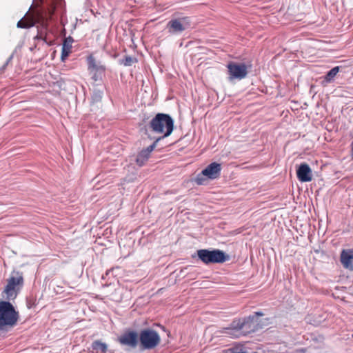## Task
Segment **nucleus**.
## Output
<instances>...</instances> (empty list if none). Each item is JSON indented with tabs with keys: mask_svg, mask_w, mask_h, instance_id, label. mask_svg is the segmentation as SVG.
Instances as JSON below:
<instances>
[{
	"mask_svg": "<svg viewBox=\"0 0 353 353\" xmlns=\"http://www.w3.org/2000/svg\"><path fill=\"white\" fill-rule=\"evenodd\" d=\"M263 315V314L262 312H256L254 315L250 316L247 319H244L242 321L239 320L237 322L233 321L232 327L237 330H243L247 327L251 328V323H254L255 318L257 316H262Z\"/></svg>",
	"mask_w": 353,
	"mask_h": 353,
	"instance_id": "11",
	"label": "nucleus"
},
{
	"mask_svg": "<svg viewBox=\"0 0 353 353\" xmlns=\"http://www.w3.org/2000/svg\"><path fill=\"white\" fill-rule=\"evenodd\" d=\"M96 98L101 99V93L99 92L98 93H95Z\"/></svg>",
	"mask_w": 353,
	"mask_h": 353,
	"instance_id": "25",
	"label": "nucleus"
},
{
	"mask_svg": "<svg viewBox=\"0 0 353 353\" xmlns=\"http://www.w3.org/2000/svg\"><path fill=\"white\" fill-rule=\"evenodd\" d=\"M88 70L90 71V72H100V73H102L105 70L103 65L97 64L95 59L92 56H90L88 58Z\"/></svg>",
	"mask_w": 353,
	"mask_h": 353,
	"instance_id": "15",
	"label": "nucleus"
},
{
	"mask_svg": "<svg viewBox=\"0 0 353 353\" xmlns=\"http://www.w3.org/2000/svg\"><path fill=\"white\" fill-rule=\"evenodd\" d=\"M19 318L13 305L7 301H0V331L14 327Z\"/></svg>",
	"mask_w": 353,
	"mask_h": 353,
	"instance_id": "2",
	"label": "nucleus"
},
{
	"mask_svg": "<svg viewBox=\"0 0 353 353\" xmlns=\"http://www.w3.org/2000/svg\"><path fill=\"white\" fill-rule=\"evenodd\" d=\"M154 144H152L150 146H148L145 150H143L144 151H148V154L150 155V152L154 150Z\"/></svg>",
	"mask_w": 353,
	"mask_h": 353,
	"instance_id": "22",
	"label": "nucleus"
},
{
	"mask_svg": "<svg viewBox=\"0 0 353 353\" xmlns=\"http://www.w3.org/2000/svg\"><path fill=\"white\" fill-rule=\"evenodd\" d=\"M223 353H248L245 347L242 345H236L231 348L227 349Z\"/></svg>",
	"mask_w": 353,
	"mask_h": 353,
	"instance_id": "19",
	"label": "nucleus"
},
{
	"mask_svg": "<svg viewBox=\"0 0 353 353\" xmlns=\"http://www.w3.org/2000/svg\"><path fill=\"white\" fill-rule=\"evenodd\" d=\"M150 155L148 151L143 150L137 155L136 161L139 166L144 165L145 162L148 159Z\"/></svg>",
	"mask_w": 353,
	"mask_h": 353,
	"instance_id": "18",
	"label": "nucleus"
},
{
	"mask_svg": "<svg viewBox=\"0 0 353 353\" xmlns=\"http://www.w3.org/2000/svg\"><path fill=\"white\" fill-rule=\"evenodd\" d=\"M341 262L345 268L353 270V250H343L341 253Z\"/></svg>",
	"mask_w": 353,
	"mask_h": 353,
	"instance_id": "12",
	"label": "nucleus"
},
{
	"mask_svg": "<svg viewBox=\"0 0 353 353\" xmlns=\"http://www.w3.org/2000/svg\"><path fill=\"white\" fill-rule=\"evenodd\" d=\"M12 59V55H11L9 59H8V61H6V63L4 64V65L3 66V69H4L6 65L8 64V63L11 61V59Z\"/></svg>",
	"mask_w": 353,
	"mask_h": 353,
	"instance_id": "24",
	"label": "nucleus"
},
{
	"mask_svg": "<svg viewBox=\"0 0 353 353\" xmlns=\"http://www.w3.org/2000/svg\"><path fill=\"white\" fill-rule=\"evenodd\" d=\"M174 121L163 113H158L150 121V128L156 133L163 134V138L168 137L173 131Z\"/></svg>",
	"mask_w": 353,
	"mask_h": 353,
	"instance_id": "3",
	"label": "nucleus"
},
{
	"mask_svg": "<svg viewBox=\"0 0 353 353\" xmlns=\"http://www.w3.org/2000/svg\"><path fill=\"white\" fill-rule=\"evenodd\" d=\"M23 283V277L22 274L19 272H13L8 279V283L3 291V293L6 294V299H14L17 296L16 289L18 287L22 286Z\"/></svg>",
	"mask_w": 353,
	"mask_h": 353,
	"instance_id": "6",
	"label": "nucleus"
},
{
	"mask_svg": "<svg viewBox=\"0 0 353 353\" xmlns=\"http://www.w3.org/2000/svg\"><path fill=\"white\" fill-rule=\"evenodd\" d=\"M92 348L94 353H107L108 351L107 344L99 340L92 342Z\"/></svg>",
	"mask_w": 353,
	"mask_h": 353,
	"instance_id": "16",
	"label": "nucleus"
},
{
	"mask_svg": "<svg viewBox=\"0 0 353 353\" xmlns=\"http://www.w3.org/2000/svg\"><path fill=\"white\" fill-rule=\"evenodd\" d=\"M94 74L92 75V79H94L95 81H98L100 79V77L98 75L99 72H93Z\"/></svg>",
	"mask_w": 353,
	"mask_h": 353,
	"instance_id": "23",
	"label": "nucleus"
},
{
	"mask_svg": "<svg viewBox=\"0 0 353 353\" xmlns=\"http://www.w3.org/2000/svg\"><path fill=\"white\" fill-rule=\"evenodd\" d=\"M137 61V60L136 58H132L130 56H125V58L120 61V63L125 66H131L133 63Z\"/></svg>",
	"mask_w": 353,
	"mask_h": 353,
	"instance_id": "20",
	"label": "nucleus"
},
{
	"mask_svg": "<svg viewBox=\"0 0 353 353\" xmlns=\"http://www.w3.org/2000/svg\"><path fill=\"white\" fill-rule=\"evenodd\" d=\"M31 8L32 7L26 15L18 21L17 26L19 28H29L38 23L39 27L38 26V34L35 38L46 41L48 19L44 16L43 10L41 8L30 11Z\"/></svg>",
	"mask_w": 353,
	"mask_h": 353,
	"instance_id": "1",
	"label": "nucleus"
},
{
	"mask_svg": "<svg viewBox=\"0 0 353 353\" xmlns=\"http://www.w3.org/2000/svg\"><path fill=\"white\" fill-rule=\"evenodd\" d=\"M139 340L143 350H151L156 347L161 341L158 332L152 329L142 330L139 334Z\"/></svg>",
	"mask_w": 353,
	"mask_h": 353,
	"instance_id": "5",
	"label": "nucleus"
},
{
	"mask_svg": "<svg viewBox=\"0 0 353 353\" xmlns=\"http://www.w3.org/2000/svg\"><path fill=\"white\" fill-rule=\"evenodd\" d=\"M74 40L71 37L64 39L62 50H61V60L64 61L71 52L72 45Z\"/></svg>",
	"mask_w": 353,
	"mask_h": 353,
	"instance_id": "13",
	"label": "nucleus"
},
{
	"mask_svg": "<svg viewBox=\"0 0 353 353\" xmlns=\"http://www.w3.org/2000/svg\"><path fill=\"white\" fill-rule=\"evenodd\" d=\"M296 175L301 182H309L312 179V170L307 163H301L296 170Z\"/></svg>",
	"mask_w": 353,
	"mask_h": 353,
	"instance_id": "10",
	"label": "nucleus"
},
{
	"mask_svg": "<svg viewBox=\"0 0 353 353\" xmlns=\"http://www.w3.org/2000/svg\"><path fill=\"white\" fill-rule=\"evenodd\" d=\"M197 256L205 264L221 263L226 261L229 258L223 251L220 250H199L197 251Z\"/></svg>",
	"mask_w": 353,
	"mask_h": 353,
	"instance_id": "4",
	"label": "nucleus"
},
{
	"mask_svg": "<svg viewBox=\"0 0 353 353\" xmlns=\"http://www.w3.org/2000/svg\"><path fill=\"white\" fill-rule=\"evenodd\" d=\"M221 171V165L216 162H213L209 164L204 170L199 174L195 181L199 185L203 183V176L207 177L209 179H216L219 177Z\"/></svg>",
	"mask_w": 353,
	"mask_h": 353,
	"instance_id": "8",
	"label": "nucleus"
},
{
	"mask_svg": "<svg viewBox=\"0 0 353 353\" xmlns=\"http://www.w3.org/2000/svg\"><path fill=\"white\" fill-rule=\"evenodd\" d=\"M191 28L192 23L189 17L178 18V32Z\"/></svg>",
	"mask_w": 353,
	"mask_h": 353,
	"instance_id": "17",
	"label": "nucleus"
},
{
	"mask_svg": "<svg viewBox=\"0 0 353 353\" xmlns=\"http://www.w3.org/2000/svg\"><path fill=\"white\" fill-rule=\"evenodd\" d=\"M139 339V334L136 331L127 330L118 338V341L122 345L135 348L138 345Z\"/></svg>",
	"mask_w": 353,
	"mask_h": 353,
	"instance_id": "9",
	"label": "nucleus"
},
{
	"mask_svg": "<svg viewBox=\"0 0 353 353\" xmlns=\"http://www.w3.org/2000/svg\"><path fill=\"white\" fill-rule=\"evenodd\" d=\"M170 26L174 30H176V19H172L170 22Z\"/></svg>",
	"mask_w": 353,
	"mask_h": 353,
	"instance_id": "21",
	"label": "nucleus"
},
{
	"mask_svg": "<svg viewBox=\"0 0 353 353\" xmlns=\"http://www.w3.org/2000/svg\"><path fill=\"white\" fill-rule=\"evenodd\" d=\"M340 68L341 67L336 66L332 68L330 71H328L326 75L324 77V79L322 81V85L323 86H326L328 83L333 81L335 77L340 71Z\"/></svg>",
	"mask_w": 353,
	"mask_h": 353,
	"instance_id": "14",
	"label": "nucleus"
},
{
	"mask_svg": "<svg viewBox=\"0 0 353 353\" xmlns=\"http://www.w3.org/2000/svg\"><path fill=\"white\" fill-rule=\"evenodd\" d=\"M226 67L230 81L234 79L241 80L245 78L248 74V67L243 63L230 61L227 64Z\"/></svg>",
	"mask_w": 353,
	"mask_h": 353,
	"instance_id": "7",
	"label": "nucleus"
}]
</instances>
